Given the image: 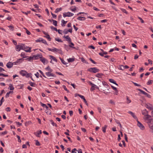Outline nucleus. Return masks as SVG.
I'll return each mask as SVG.
<instances>
[{
    "mask_svg": "<svg viewBox=\"0 0 153 153\" xmlns=\"http://www.w3.org/2000/svg\"><path fill=\"white\" fill-rule=\"evenodd\" d=\"M48 51H51L54 52H57L58 53L62 55V52L61 49H58L56 48H53V49H51L49 48H48Z\"/></svg>",
    "mask_w": 153,
    "mask_h": 153,
    "instance_id": "1",
    "label": "nucleus"
},
{
    "mask_svg": "<svg viewBox=\"0 0 153 153\" xmlns=\"http://www.w3.org/2000/svg\"><path fill=\"white\" fill-rule=\"evenodd\" d=\"M16 51H20L21 50H25V45L23 44H21L20 45H16Z\"/></svg>",
    "mask_w": 153,
    "mask_h": 153,
    "instance_id": "2",
    "label": "nucleus"
},
{
    "mask_svg": "<svg viewBox=\"0 0 153 153\" xmlns=\"http://www.w3.org/2000/svg\"><path fill=\"white\" fill-rule=\"evenodd\" d=\"M88 71L90 72L96 73L99 72V70L96 68H90L88 69Z\"/></svg>",
    "mask_w": 153,
    "mask_h": 153,
    "instance_id": "3",
    "label": "nucleus"
},
{
    "mask_svg": "<svg viewBox=\"0 0 153 153\" xmlns=\"http://www.w3.org/2000/svg\"><path fill=\"white\" fill-rule=\"evenodd\" d=\"M74 14L70 12L64 13H63V16L64 17H71L73 16Z\"/></svg>",
    "mask_w": 153,
    "mask_h": 153,
    "instance_id": "4",
    "label": "nucleus"
},
{
    "mask_svg": "<svg viewBox=\"0 0 153 153\" xmlns=\"http://www.w3.org/2000/svg\"><path fill=\"white\" fill-rule=\"evenodd\" d=\"M137 125L142 130H144L145 129V127L138 120H137Z\"/></svg>",
    "mask_w": 153,
    "mask_h": 153,
    "instance_id": "5",
    "label": "nucleus"
},
{
    "mask_svg": "<svg viewBox=\"0 0 153 153\" xmlns=\"http://www.w3.org/2000/svg\"><path fill=\"white\" fill-rule=\"evenodd\" d=\"M36 42H42L44 44L48 45L46 41L45 40L43 39L42 38H39V39L36 40Z\"/></svg>",
    "mask_w": 153,
    "mask_h": 153,
    "instance_id": "6",
    "label": "nucleus"
},
{
    "mask_svg": "<svg viewBox=\"0 0 153 153\" xmlns=\"http://www.w3.org/2000/svg\"><path fill=\"white\" fill-rule=\"evenodd\" d=\"M138 91L140 92L141 93H142L143 94L146 95L148 98H151V95L149 94H148V93H147L146 92H145L140 89H138Z\"/></svg>",
    "mask_w": 153,
    "mask_h": 153,
    "instance_id": "7",
    "label": "nucleus"
},
{
    "mask_svg": "<svg viewBox=\"0 0 153 153\" xmlns=\"http://www.w3.org/2000/svg\"><path fill=\"white\" fill-rule=\"evenodd\" d=\"M52 72H48L45 73L46 75L48 77H56V76L55 74L53 73H51Z\"/></svg>",
    "mask_w": 153,
    "mask_h": 153,
    "instance_id": "8",
    "label": "nucleus"
},
{
    "mask_svg": "<svg viewBox=\"0 0 153 153\" xmlns=\"http://www.w3.org/2000/svg\"><path fill=\"white\" fill-rule=\"evenodd\" d=\"M151 118V116L149 114L144 116L143 118L144 120L147 121V122H148Z\"/></svg>",
    "mask_w": 153,
    "mask_h": 153,
    "instance_id": "9",
    "label": "nucleus"
},
{
    "mask_svg": "<svg viewBox=\"0 0 153 153\" xmlns=\"http://www.w3.org/2000/svg\"><path fill=\"white\" fill-rule=\"evenodd\" d=\"M13 65V63L10 62H8L6 64V66L8 68H11Z\"/></svg>",
    "mask_w": 153,
    "mask_h": 153,
    "instance_id": "10",
    "label": "nucleus"
},
{
    "mask_svg": "<svg viewBox=\"0 0 153 153\" xmlns=\"http://www.w3.org/2000/svg\"><path fill=\"white\" fill-rule=\"evenodd\" d=\"M31 48L25 46V49L24 50L27 52H31Z\"/></svg>",
    "mask_w": 153,
    "mask_h": 153,
    "instance_id": "11",
    "label": "nucleus"
},
{
    "mask_svg": "<svg viewBox=\"0 0 153 153\" xmlns=\"http://www.w3.org/2000/svg\"><path fill=\"white\" fill-rule=\"evenodd\" d=\"M40 60L44 64H47L48 63V61L45 58L40 57Z\"/></svg>",
    "mask_w": 153,
    "mask_h": 153,
    "instance_id": "12",
    "label": "nucleus"
},
{
    "mask_svg": "<svg viewBox=\"0 0 153 153\" xmlns=\"http://www.w3.org/2000/svg\"><path fill=\"white\" fill-rule=\"evenodd\" d=\"M78 96L80 97L81 99H83V101H84V102H85V103L87 105H88V104L87 102V101H86V99H85V97H84V96H82V95H79V94H78Z\"/></svg>",
    "mask_w": 153,
    "mask_h": 153,
    "instance_id": "13",
    "label": "nucleus"
},
{
    "mask_svg": "<svg viewBox=\"0 0 153 153\" xmlns=\"http://www.w3.org/2000/svg\"><path fill=\"white\" fill-rule=\"evenodd\" d=\"M42 133L41 130H39V131H37L36 132H34V134L36 136L39 137V135L41 134Z\"/></svg>",
    "mask_w": 153,
    "mask_h": 153,
    "instance_id": "14",
    "label": "nucleus"
},
{
    "mask_svg": "<svg viewBox=\"0 0 153 153\" xmlns=\"http://www.w3.org/2000/svg\"><path fill=\"white\" fill-rule=\"evenodd\" d=\"M142 114L143 115H144V116H145L146 115L148 114V112L146 109H145L142 111Z\"/></svg>",
    "mask_w": 153,
    "mask_h": 153,
    "instance_id": "15",
    "label": "nucleus"
},
{
    "mask_svg": "<svg viewBox=\"0 0 153 153\" xmlns=\"http://www.w3.org/2000/svg\"><path fill=\"white\" fill-rule=\"evenodd\" d=\"M146 108H148L150 110H152L153 109V108H152V105L150 104H146Z\"/></svg>",
    "mask_w": 153,
    "mask_h": 153,
    "instance_id": "16",
    "label": "nucleus"
},
{
    "mask_svg": "<svg viewBox=\"0 0 153 153\" xmlns=\"http://www.w3.org/2000/svg\"><path fill=\"white\" fill-rule=\"evenodd\" d=\"M128 113L131 114L134 119H137V118L136 116L134 114V113H133L131 111H129L128 112Z\"/></svg>",
    "mask_w": 153,
    "mask_h": 153,
    "instance_id": "17",
    "label": "nucleus"
},
{
    "mask_svg": "<svg viewBox=\"0 0 153 153\" xmlns=\"http://www.w3.org/2000/svg\"><path fill=\"white\" fill-rule=\"evenodd\" d=\"M39 55H37V56H35L33 57H30L29 58V60H30L31 59H33V58H34L35 59H37L38 57H39Z\"/></svg>",
    "mask_w": 153,
    "mask_h": 153,
    "instance_id": "18",
    "label": "nucleus"
},
{
    "mask_svg": "<svg viewBox=\"0 0 153 153\" xmlns=\"http://www.w3.org/2000/svg\"><path fill=\"white\" fill-rule=\"evenodd\" d=\"M63 37L66 39V41L69 42H71V40L70 38L68 36H64Z\"/></svg>",
    "mask_w": 153,
    "mask_h": 153,
    "instance_id": "19",
    "label": "nucleus"
},
{
    "mask_svg": "<svg viewBox=\"0 0 153 153\" xmlns=\"http://www.w3.org/2000/svg\"><path fill=\"white\" fill-rule=\"evenodd\" d=\"M147 123H148L149 127L150 126V125H152V124H153V119L151 118L148 122H147Z\"/></svg>",
    "mask_w": 153,
    "mask_h": 153,
    "instance_id": "20",
    "label": "nucleus"
},
{
    "mask_svg": "<svg viewBox=\"0 0 153 153\" xmlns=\"http://www.w3.org/2000/svg\"><path fill=\"white\" fill-rule=\"evenodd\" d=\"M27 72L25 71L22 70L20 72V74L23 76H25L27 74Z\"/></svg>",
    "mask_w": 153,
    "mask_h": 153,
    "instance_id": "21",
    "label": "nucleus"
},
{
    "mask_svg": "<svg viewBox=\"0 0 153 153\" xmlns=\"http://www.w3.org/2000/svg\"><path fill=\"white\" fill-rule=\"evenodd\" d=\"M49 57H50V59L51 60H53L56 62H57V60L55 57L51 55H50Z\"/></svg>",
    "mask_w": 153,
    "mask_h": 153,
    "instance_id": "22",
    "label": "nucleus"
},
{
    "mask_svg": "<svg viewBox=\"0 0 153 153\" xmlns=\"http://www.w3.org/2000/svg\"><path fill=\"white\" fill-rule=\"evenodd\" d=\"M78 20L80 21L85 20V18L83 17H79L77 18Z\"/></svg>",
    "mask_w": 153,
    "mask_h": 153,
    "instance_id": "23",
    "label": "nucleus"
},
{
    "mask_svg": "<svg viewBox=\"0 0 153 153\" xmlns=\"http://www.w3.org/2000/svg\"><path fill=\"white\" fill-rule=\"evenodd\" d=\"M118 68L119 70H120L122 71L124 70V66L123 65H119Z\"/></svg>",
    "mask_w": 153,
    "mask_h": 153,
    "instance_id": "24",
    "label": "nucleus"
},
{
    "mask_svg": "<svg viewBox=\"0 0 153 153\" xmlns=\"http://www.w3.org/2000/svg\"><path fill=\"white\" fill-rule=\"evenodd\" d=\"M11 90H13L14 89V88L11 84H10L9 85V88Z\"/></svg>",
    "mask_w": 153,
    "mask_h": 153,
    "instance_id": "25",
    "label": "nucleus"
},
{
    "mask_svg": "<svg viewBox=\"0 0 153 153\" xmlns=\"http://www.w3.org/2000/svg\"><path fill=\"white\" fill-rule=\"evenodd\" d=\"M68 61L69 62H73L74 60V58H69L67 59Z\"/></svg>",
    "mask_w": 153,
    "mask_h": 153,
    "instance_id": "26",
    "label": "nucleus"
},
{
    "mask_svg": "<svg viewBox=\"0 0 153 153\" xmlns=\"http://www.w3.org/2000/svg\"><path fill=\"white\" fill-rule=\"evenodd\" d=\"M62 10V8L61 7H60L59 8H57L56 9L55 11V12L56 13H58L59 11H61Z\"/></svg>",
    "mask_w": 153,
    "mask_h": 153,
    "instance_id": "27",
    "label": "nucleus"
},
{
    "mask_svg": "<svg viewBox=\"0 0 153 153\" xmlns=\"http://www.w3.org/2000/svg\"><path fill=\"white\" fill-rule=\"evenodd\" d=\"M107 127V125H105L104 127H102V131L104 133H105L106 132V129Z\"/></svg>",
    "mask_w": 153,
    "mask_h": 153,
    "instance_id": "28",
    "label": "nucleus"
},
{
    "mask_svg": "<svg viewBox=\"0 0 153 153\" xmlns=\"http://www.w3.org/2000/svg\"><path fill=\"white\" fill-rule=\"evenodd\" d=\"M67 22V21H65L64 20H62V26H64L65 25V24Z\"/></svg>",
    "mask_w": 153,
    "mask_h": 153,
    "instance_id": "29",
    "label": "nucleus"
},
{
    "mask_svg": "<svg viewBox=\"0 0 153 153\" xmlns=\"http://www.w3.org/2000/svg\"><path fill=\"white\" fill-rule=\"evenodd\" d=\"M46 36H45V37L47 38L49 41L51 40V39L50 38L49 35V34L47 33L46 35H45Z\"/></svg>",
    "mask_w": 153,
    "mask_h": 153,
    "instance_id": "30",
    "label": "nucleus"
},
{
    "mask_svg": "<svg viewBox=\"0 0 153 153\" xmlns=\"http://www.w3.org/2000/svg\"><path fill=\"white\" fill-rule=\"evenodd\" d=\"M127 101L126 103L127 104H129L131 102V100L129 99V98L128 96L126 97Z\"/></svg>",
    "mask_w": 153,
    "mask_h": 153,
    "instance_id": "31",
    "label": "nucleus"
},
{
    "mask_svg": "<svg viewBox=\"0 0 153 153\" xmlns=\"http://www.w3.org/2000/svg\"><path fill=\"white\" fill-rule=\"evenodd\" d=\"M52 21L53 22V24L55 26H57V22L56 21L52 20Z\"/></svg>",
    "mask_w": 153,
    "mask_h": 153,
    "instance_id": "32",
    "label": "nucleus"
},
{
    "mask_svg": "<svg viewBox=\"0 0 153 153\" xmlns=\"http://www.w3.org/2000/svg\"><path fill=\"white\" fill-rule=\"evenodd\" d=\"M81 61L83 62L84 63L88 64V62L86 61V60H85V59H84V58L82 57L81 58Z\"/></svg>",
    "mask_w": 153,
    "mask_h": 153,
    "instance_id": "33",
    "label": "nucleus"
},
{
    "mask_svg": "<svg viewBox=\"0 0 153 153\" xmlns=\"http://www.w3.org/2000/svg\"><path fill=\"white\" fill-rule=\"evenodd\" d=\"M61 60L62 63L64 65H66L67 63L65 61L62 59L61 58H59Z\"/></svg>",
    "mask_w": 153,
    "mask_h": 153,
    "instance_id": "34",
    "label": "nucleus"
},
{
    "mask_svg": "<svg viewBox=\"0 0 153 153\" xmlns=\"http://www.w3.org/2000/svg\"><path fill=\"white\" fill-rule=\"evenodd\" d=\"M153 80H149L147 82V85H151L152 84V83H153Z\"/></svg>",
    "mask_w": 153,
    "mask_h": 153,
    "instance_id": "35",
    "label": "nucleus"
},
{
    "mask_svg": "<svg viewBox=\"0 0 153 153\" xmlns=\"http://www.w3.org/2000/svg\"><path fill=\"white\" fill-rule=\"evenodd\" d=\"M50 121L51 124L53 125V126H55L56 127H57L56 124L53 122L52 120H50Z\"/></svg>",
    "mask_w": 153,
    "mask_h": 153,
    "instance_id": "36",
    "label": "nucleus"
},
{
    "mask_svg": "<svg viewBox=\"0 0 153 153\" xmlns=\"http://www.w3.org/2000/svg\"><path fill=\"white\" fill-rule=\"evenodd\" d=\"M69 43L70 44V45H69V47H70L71 48H75V47L72 46H74V43H73L72 42H69Z\"/></svg>",
    "mask_w": 153,
    "mask_h": 153,
    "instance_id": "37",
    "label": "nucleus"
},
{
    "mask_svg": "<svg viewBox=\"0 0 153 153\" xmlns=\"http://www.w3.org/2000/svg\"><path fill=\"white\" fill-rule=\"evenodd\" d=\"M70 9L72 11H74L76 10V7L75 6L71 7Z\"/></svg>",
    "mask_w": 153,
    "mask_h": 153,
    "instance_id": "38",
    "label": "nucleus"
},
{
    "mask_svg": "<svg viewBox=\"0 0 153 153\" xmlns=\"http://www.w3.org/2000/svg\"><path fill=\"white\" fill-rule=\"evenodd\" d=\"M45 69L47 70L49 72H52V70L51 69L50 67L49 66H48L47 68H45Z\"/></svg>",
    "mask_w": 153,
    "mask_h": 153,
    "instance_id": "39",
    "label": "nucleus"
},
{
    "mask_svg": "<svg viewBox=\"0 0 153 153\" xmlns=\"http://www.w3.org/2000/svg\"><path fill=\"white\" fill-rule=\"evenodd\" d=\"M29 84H30V86L32 87H34L35 85V84L34 83L32 82H29Z\"/></svg>",
    "mask_w": 153,
    "mask_h": 153,
    "instance_id": "40",
    "label": "nucleus"
},
{
    "mask_svg": "<svg viewBox=\"0 0 153 153\" xmlns=\"http://www.w3.org/2000/svg\"><path fill=\"white\" fill-rule=\"evenodd\" d=\"M111 87L113 88V90H115V91H116V92H117V94H116V95H117L118 92V91H117V88L116 87L113 86L112 85L111 86Z\"/></svg>",
    "mask_w": 153,
    "mask_h": 153,
    "instance_id": "41",
    "label": "nucleus"
},
{
    "mask_svg": "<svg viewBox=\"0 0 153 153\" xmlns=\"http://www.w3.org/2000/svg\"><path fill=\"white\" fill-rule=\"evenodd\" d=\"M102 75H103V74H102L98 73L95 76L99 78Z\"/></svg>",
    "mask_w": 153,
    "mask_h": 153,
    "instance_id": "42",
    "label": "nucleus"
},
{
    "mask_svg": "<svg viewBox=\"0 0 153 153\" xmlns=\"http://www.w3.org/2000/svg\"><path fill=\"white\" fill-rule=\"evenodd\" d=\"M120 9L123 12L125 13L126 14H127L128 13L125 9L123 8H121Z\"/></svg>",
    "mask_w": 153,
    "mask_h": 153,
    "instance_id": "43",
    "label": "nucleus"
},
{
    "mask_svg": "<svg viewBox=\"0 0 153 153\" xmlns=\"http://www.w3.org/2000/svg\"><path fill=\"white\" fill-rule=\"evenodd\" d=\"M55 40L56 41L58 42H62V41L61 39L58 38H55Z\"/></svg>",
    "mask_w": 153,
    "mask_h": 153,
    "instance_id": "44",
    "label": "nucleus"
},
{
    "mask_svg": "<svg viewBox=\"0 0 153 153\" xmlns=\"http://www.w3.org/2000/svg\"><path fill=\"white\" fill-rule=\"evenodd\" d=\"M63 88H64V90L66 91L68 93L69 92V91L68 89H67V88L66 87V86L65 85H63L62 86Z\"/></svg>",
    "mask_w": 153,
    "mask_h": 153,
    "instance_id": "45",
    "label": "nucleus"
},
{
    "mask_svg": "<svg viewBox=\"0 0 153 153\" xmlns=\"http://www.w3.org/2000/svg\"><path fill=\"white\" fill-rule=\"evenodd\" d=\"M76 151H77V150L76 149L74 148L72 150L71 152L72 153H76Z\"/></svg>",
    "mask_w": 153,
    "mask_h": 153,
    "instance_id": "46",
    "label": "nucleus"
},
{
    "mask_svg": "<svg viewBox=\"0 0 153 153\" xmlns=\"http://www.w3.org/2000/svg\"><path fill=\"white\" fill-rule=\"evenodd\" d=\"M63 32L65 34H67V33H68V29H64L63 30Z\"/></svg>",
    "mask_w": 153,
    "mask_h": 153,
    "instance_id": "47",
    "label": "nucleus"
},
{
    "mask_svg": "<svg viewBox=\"0 0 153 153\" xmlns=\"http://www.w3.org/2000/svg\"><path fill=\"white\" fill-rule=\"evenodd\" d=\"M10 30L13 31L14 30V27L12 25H10L8 26Z\"/></svg>",
    "mask_w": 153,
    "mask_h": 153,
    "instance_id": "48",
    "label": "nucleus"
},
{
    "mask_svg": "<svg viewBox=\"0 0 153 153\" xmlns=\"http://www.w3.org/2000/svg\"><path fill=\"white\" fill-rule=\"evenodd\" d=\"M39 72L42 75V76L45 77L46 78V77L45 76L44 74H43V72L41 70H39Z\"/></svg>",
    "mask_w": 153,
    "mask_h": 153,
    "instance_id": "49",
    "label": "nucleus"
},
{
    "mask_svg": "<svg viewBox=\"0 0 153 153\" xmlns=\"http://www.w3.org/2000/svg\"><path fill=\"white\" fill-rule=\"evenodd\" d=\"M109 81L111 83H112L114 84V82H115L113 79H109Z\"/></svg>",
    "mask_w": 153,
    "mask_h": 153,
    "instance_id": "50",
    "label": "nucleus"
},
{
    "mask_svg": "<svg viewBox=\"0 0 153 153\" xmlns=\"http://www.w3.org/2000/svg\"><path fill=\"white\" fill-rule=\"evenodd\" d=\"M51 14L52 16V17H53V18H55V19L56 18V15L55 14H53L52 13H51Z\"/></svg>",
    "mask_w": 153,
    "mask_h": 153,
    "instance_id": "51",
    "label": "nucleus"
},
{
    "mask_svg": "<svg viewBox=\"0 0 153 153\" xmlns=\"http://www.w3.org/2000/svg\"><path fill=\"white\" fill-rule=\"evenodd\" d=\"M36 140V146H40V143L37 140Z\"/></svg>",
    "mask_w": 153,
    "mask_h": 153,
    "instance_id": "52",
    "label": "nucleus"
},
{
    "mask_svg": "<svg viewBox=\"0 0 153 153\" xmlns=\"http://www.w3.org/2000/svg\"><path fill=\"white\" fill-rule=\"evenodd\" d=\"M91 87H95V88L97 89H99V87L95 85L94 84H93L92 85H91Z\"/></svg>",
    "mask_w": 153,
    "mask_h": 153,
    "instance_id": "53",
    "label": "nucleus"
},
{
    "mask_svg": "<svg viewBox=\"0 0 153 153\" xmlns=\"http://www.w3.org/2000/svg\"><path fill=\"white\" fill-rule=\"evenodd\" d=\"M25 54L24 53L22 52L21 54V56L23 58H25L26 57L25 56Z\"/></svg>",
    "mask_w": 153,
    "mask_h": 153,
    "instance_id": "54",
    "label": "nucleus"
},
{
    "mask_svg": "<svg viewBox=\"0 0 153 153\" xmlns=\"http://www.w3.org/2000/svg\"><path fill=\"white\" fill-rule=\"evenodd\" d=\"M7 132L6 131H4V132H3L2 133H1L0 134L1 135H5V134H7Z\"/></svg>",
    "mask_w": 153,
    "mask_h": 153,
    "instance_id": "55",
    "label": "nucleus"
},
{
    "mask_svg": "<svg viewBox=\"0 0 153 153\" xmlns=\"http://www.w3.org/2000/svg\"><path fill=\"white\" fill-rule=\"evenodd\" d=\"M50 28H51V29H54V30H55V31H57V30L56 28L52 26L50 27Z\"/></svg>",
    "mask_w": 153,
    "mask_h": 153,
    "instance_id": "56",
    "label": "nucleus"
},
{
    "mask_svg": "<svg viewBox=\"0 0 153 153\" xmlns=\"http://www.w3.org/2000/svg\"><path fill=\"white\" fill-rule=\"evenodd\" d=\"M116 123L118 124V125H119V126L121 128H122V126L120 124V123L117 120H116Z\"/></svg>",
    "mask_w": 153,
    "mask_h": 153,
    "instance_id": "57",
    "label": "nucleus"
},
{
    "mask_svg": "<svg viewBox=\"0 0 153 153\" xmlns=\"http://www.w3.org/2000/svg\"><path fill=\"white\" fill-rule=\"evenodd\" d=\"M138 19L140 20L141 21V22L142 23H144V21L143 20V19H142V18H141V17H138Z\"/></svg>",
    "mask_w": 153,
    "mask_h": 153,
    "instance_id": "58",
    "label": "nucleus"
},
{
    "mask_svg": "<svg viewBox=\"0 0 153 153\" xmlns=\"http://www.w3.org/2000/svg\"><path fill=\"white\" fill-rule=\"evenodd\" d=\"M133 83L135 86H138V87H140V86H141V85H139L137 83H136L133 82Z\"/></svg>",
    "mask_w": 153,
    "mask_h": 153,
    "instance_id": "59",
    "label": "nucleus"
},
{
    "mask_svg": "<svg viewBox=\"0 0 153 153\" xmlns=\"http://www.w3.org/2000/svg\"><path fill=\"white\" fill-rule=\"evenodd\" d=\"M125 136V139L126 140V141L127 142L128 141V139H127V135L126 134H124Z\"/></svg>",
    "mask_w": 153,
    "mask_h": 153,
    "instance_id": "60",
    "label": "nucleus"
},
{
    "mask_svg": "<svg viewBox=\"0 0 153 153\" xmlns=\"http://www.w3.org/2000/svg\"><path fill=\"white\" fill-rule=\"evenodd\" d=\"M97 109L98 111L100 113H101V109L100 107H97Z\"/></svg>",
    "mask_w": 153,
    "mask_h": 153,
    "instance_id": "61",
    "label": "nucleus"
},
{
    "mask_svg": "<svg viewBox=\"0 0 153 153\" xmlns=\"http://www.w3.org/2000/svg\"><path fill=\"white\" fill-rule=\"evenodd\" d=\"M89 60L93 63H94V64H96V63L93 60H92L91 58L89 59Z\"/></svg>",
    "mask_w": 153,
    "mask_h": 153,
    "instance_id": "62",
    "label": "nucleus"
},
{
    "mask_svg": "<svg viewBox=\"0 0 153 153\" xmlns=\"http://www.w3.org/2000/svg\"><path fill=\"white\" fill-rule=\"evenodd\" d=\"M95 87H91L90 88V90L91 91H93L94 90H95Z\"/></svg>",
    "mask_w": 153,
    "mask_h": 153,
    "instance_id": "63",
    "label": "nucleus"
},
{
    "mask_svg": "<svg viewBox=\"0 0 153 153\" xmlns=\"http://www.w3.org/2000/svg\"><path fill=\"white\" fill-rule=\"evenodd\" d=\"M6 110L7 111H10V108L9 107H7L6 108Z\"/></svg>",
    "mask_w": 153,
    "mask_h": 153,
    "instance_id": "64",
    "label": "nucleus"
}]
</instances>
